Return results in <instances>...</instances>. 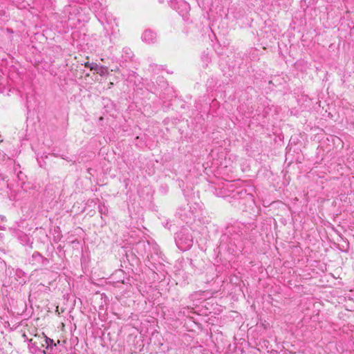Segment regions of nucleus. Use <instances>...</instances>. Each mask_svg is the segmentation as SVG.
Listing matches in <instances>:
<instances>
[{
	"mask_svg": "<svg viewBox=\"0 0 354 354\" xmlns=\"http://www.w3.org/2000/svg\"><path fill=\"white\" fill-rule=\"evenodd\" d=\"M175 240L177 247L182 251L189 250L193 245L192 236L185 230L176 233Z\"/></svg>",
	"mask_w": 354,
	"mask_h": 354,
	"instance_id": "f257e3e1",
	"label": "nucleus"
},
{
	"mask_svg": "<svg viewBox=\"0 0 354 354\" xmlns=\"http://www.w3.org/2000/svg\"><path fill=\"white\" fill-rule=\"evenodd\" d=\"M28 342V350L32 354H46L45 350H42L40 348L37 343L33 342V339H27Z\"/></svg>",
	"mask_w": 354,
	"mask_h": 354,
	"instance_id": "f03ea898",
	"label": "nucleus"
},
{
	"mask_svg": "<svg viewBox=\"0 0 354 354\" xmlns=\"http://www.w3.org/2000/svg\"><path fill=\"white\" fill-rule=\"evenodd\" d=\"M142 39L146 43L152 44L156 40V34L151 30H147L143 32Z\"/></svg>",
	"mask_w": 354,
	"mask_h": 354,
	"instance_id": "7ed1b4c3",
	"label": "nucleus"
},
{
	"mask_svg": "<svg viewBox=\"0 0 354 354\" xmlns=\"http://www.w3.org/2000/svg\"><path fill=\"white\" fill-rule=\"evenodd\" d=\"M32 258L34 261L40 263L42 266H46L49 263L48 259L42 257L39 252L33 253Z\"/></svg>",
	"mask_w": 354,
	"mask_h": 354,
	"instance_id": "20e7f679",
	"label": "nucleus"
},
{
	"mask_svg": "<svg viewBox=\"0 0 354 354\" xmlns=\"http://www.w3.org/2000/svg\"><path fill=\"white\" fill-rule=\"evenodd\" d=\"M41 339H43V342L45 344L44 348L46 349H52L53 346H56V344L54 343L53 339L46 336L44 333L41 334Z\"/></svg>",
	"mask_w": 354,
	"mask_h": 354,
	"instance_id": "39448f33",
	"label": "nucleus"
},
{
	"mask_svg": "<svg viewBox=\"0 0 354 354\" xmlns=\"http://www.w3.org/2000/svg\"><path fill=\"white\" fill-rule=\"evenodd\" d=\"M133 56V53L131 48L125 47L122 49V57L124 59V61L127 62L131 60Z\"/></svg>",
	"mask_w": 354,
	"mask_h": 354,
	"instance_id": "423d86ee",
	"label": "nucleus"
},
{
	"mask_svg": "<svg viewBox=\"0 0 354 354\" xmlns=\"http://www.w3.org/2000/svg\"><path fill=\"white\" fill-rule=\"evenodd\" d=\"M95 71L100 76H105L109 74V68L107 66H97Z\"/></svg>",
	"mask_w": 354,
	"mask_h": 354,
	"instance_id": "0eeeda50",
	"label": "nucleus"
},
{
	"mask_svg": "<svg viewBox=\"0 0 354 354\" xmlns=\"http://www.w3.org/2000/svg\"><path fill=\"white\" fill-rule=\"evenodd\" d=\"M33 342L37 343L38 346H41V347H44L45 346L43 342V339H41V335H35V339H33Z\"/></svg>",
	"mask_w": 354,
	"mask_h": 354,
	"instance_id": "6e6552de",
	"label": "nucleus"
},
{
	"mask_svg": "<svg viewBox=\"0 0 354 354\" xmlns=\"http://www.w3.org/2000/svg\"><path fill=\"white\" fill-rule=\"evenodd\" d=\"M6 216L1 215L0 216V230L6 229Z\"/></svg>",
	"mask_w": 354,
	"mask_h": 354,
	"instance_id": "1a4fd4ad",
	"label": "nucleus"
},
{
	"mask_svg": "<svg viewBox=\"0 0 354 354\" xmlns=\"http://www.w3.org/2000/svg\"><path fill=\"white\" fill-rule=\"evenodd\" d=\"M84 66L85 67L90 68L91 71H95L98 65L95 63L86 62Z\"/></svg>",
	"mask_w": 354,
	"mask_h": 354,
	"instance_id": "9d476101",
	"label": "nucleus"
},
{
	"mask_svg": "<svg viewBox=\"0 0 354 354\" xmlns=\"http://www.w3.org/2000/svg\"><path fill=\"white\" fill-rule=\"evenodd\" d=\"M180 3L181 6H183L185 8V10H187L189 8V5L185 1L180 0Z\"/></svg>",
	"mask_w": 354,
	"mask_h": 354,
	"instance_id": "9b49d317",
	"label": "nucleus"
},
{
	"mask_svg": "<svg viewBox=\"0 0 354 354\" xmlns=\"http://www.w3.org/2000/svg\"><path fill=\"white\" fill-rule=\"evenodd\" d=\"M118 71V67H116L114 69H111V71Z\"/></svg>",
	"mask_w": 354,
	"mask_h": 354,
	"instance_id": "f8f14e48",
	"label": "nucleus"
},
{
	"mask_svg": "<svg viewBox=\"0 0 354 354\" xmlns=\"http://www.w3.org/2000/svg\"><path fill=\"white\" fill-rule=\"evenodd\" d=\"M23 337H24V338H26V335L25 334H24V335H23Z\"/></svg>",
	"mask_w": 354,
	"mask_h": 354,
	"instance_id": "ddd939ff",
	"label": "nucleus"
}]
</instances>
